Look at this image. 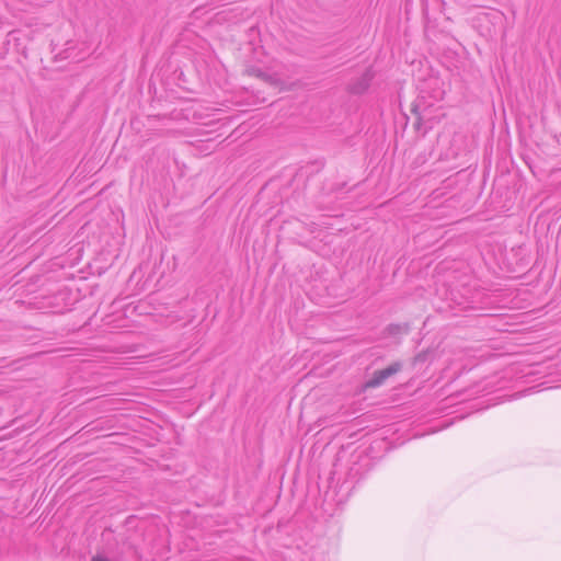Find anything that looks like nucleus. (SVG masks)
<instances>
[{"instance_id":"nucleus-1","label":"nucleus","mask_w":561,"mask_h":561,"mask_svg":"<svg viewBox=\"0 0 561 561\" xmlns=\"http://www.w3.org/2000/svg\"><path fill=\"white\" fill-rule=\"evenodd\" d=\"M402 368L401 363L394 362L388 367L376 370L373 375V377L366 381L365 387L366 388H377L381 386L389 377L393 376L394 374L399 373Z\"/></svg>"},{"instance_id":"nucleus-2","label":"nucleus","mask_w":561,"mask_h":561,"mask_svg":"<svg viewBox=\"0 0 561 561\" xmlns=\"http://www.w3.org/2000/svg\"><path fill=\"white\" fill-rule=\"evenodd\" d=\"M370 79L369 72H365L356 82L350 85V91L354 94L363 93L368 89Z\"/></svg>"},{"instance_id":"nucleus-3","label":"nucleus","mask_w":561,"mask_h":561,"mask_svg":"<svg viewBox=\"0 0 561 561\" xmlns=\"http://www.w3.org/2000/svg\"><path fill=\"white\" fill-rule=\"evenodd\" d=\"M250 73L255 76V77H257V78L263 79L264 81H268L270 78H271L268 75H266L263 71H261L260 69H255V68H252L250 70Z\"/></svg>"},{"instance_id":"nucleus-4","label":"nucleus","mask_w":561,"mask_h":561,"mask_svg":"<svg viewBox=\"0 0 561 561\" xmlns=\"http://www.w3.org/2000/svg\"><path fill=\"white\" fill-rule=\"evenodd\" d=\"M399 330H400V325H398V324H391V325H389V331H390L391 333H396V332H398Z\"/></svg>"},{"instance_id":"nucleus-5","label":"nucleus","mask_w":561,"mask_h":561,"mask_svg":"<svg viewBox=\"0 0 561 561\" xmlns=\"http://www.w3.org/2000/svg\"><path fill=\"white\" fill-rule=\"evenodd\" d=\"M92 561H110L107 558L95 556L92 558Z\"/></svg>"},{"instance_id":"nucleus-6","label":"nucleus","mask_w":561,"mask_h":561,"mask_svg":"<svg viewBox=\"0 0 561 561\" xmlns=\"http://www.w3.org/2000/svg\"><path fill=\"white\" fill-rule=\"evenodd\" d=\"M420 107H421V103L419 102L417 104L414 105L413 112L419 114Z\"/></svg>"}]
</instances>
